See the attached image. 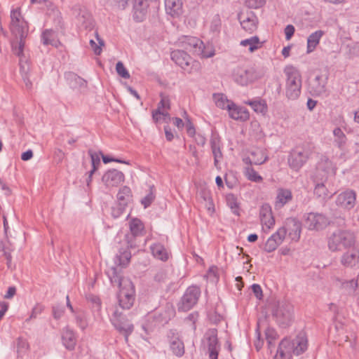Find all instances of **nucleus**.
<instances>
[{
	"mask_svg": "<svg viewBox=\"0 0 359 359\" xmlns=\"http://www.w3.org/2000/svg\"><path fill=\"white\" fill-rule=\"evenodd\" d=\"M214 101L215 104L221 108V109H227L230 107L231 103L229 100H228L226 96L223 94H214L213 95Z\"/></svg>",
	"mask_w": 359,
	"mask_h": 359,
	"instance_id": "obj_45",
	"label": "nucleus"
},
{
	"mask_svg": "<svg viewBox=\"0 0 359 359\" xmlns=\"http://www.w3.org/2000/svg\"><path fill=\"white\" fill-rule=\"evenodd\" d=\"M170 348L177 356H182L184 353V343L177 337H173L170 341Z\"/></svg>",
	"mask_w": 359,
	"mask_h": 359,
	"instance_id": "obj_41",
	"label": "nucleus"
},
{
	"mask_svg": "<svg viewBox=\"0 0 359 359\" xmlns=\"http://www.w3.org/2000/svg\"><path fill=\"white\" fill-rule=\"evenodd\" d=\"M10 29L14 37L11 41L12 51L15 55H22L23 50H27L25 44L29 27L19 8L13 9L11 12Z\"/></svg>",
	"mask_w": 359,
	"mask_h": 359,
	"instance_id": "obj_1",
	"label": "nucleus"
},
{
	"mask_svg": "<svg viewBox=\"0 0 359 359\" xmlns=\"http://www.w3.org/2000/svg\"><path fill=\"white\" fill-rule=\"evenodd\" d=\"M130 230L131 232V235L133 237H137L141 236L144 231V224L142 221L139 219L135 218L133 219L129 222Z\"/></svg>",
	"mask_w": 359,
	"mask_h": 359,
	"instance_id": "obj_39",
	"label": "nucleus"
},
{
	"mask_svg": "<svg viewBox=\"0 0 359 359\" xmlns=\"http://www.w3.org/2000/svg\"><path fill=\"white\" fill-rule=\"evenodd\" d=\"M212 155L214 156V164L217 168L218 163L222 158L223 155L221 151V142L219 137H212L210 141Z\"/></svg>",
	"mask_w": 359,
	"mask_h": 359,
	"instance_id": "obj_30",
	"label": "nucleus"
},
{
	"mask_svg": "<svg viewBox=\"0 0 359 359\" xmlns=\"http://www.w3.org/2000/svg\"><path fill=\"white\" fill-rule=\"evenodd\" d=\"M266 158L262 150L256 149L250 153V157L244 158L243 161L246 164L261 165L266 161Z\"/></svg>",
	"mask_w": 359,
	"mask_h": 359,
	"instance_id": "obj_34",
	"label": "nucleus"
},
{
	"mask_svg": "<svg viewBox=\"0 0 359 359\" xmlns=\"http://www.w3.org/2000/svg\"><path fill=\"white\" fill-rule=\"evenodd\" d=\"M340 263L346 268L359 269V243L342 254Z\"/></svg>",
	"mask_w": 359,
	"mask_h": 359,
	"instance_id": "obj_9",
	"label": "nucleus"
},
{
	"mask_svg": "<svg viewBox=\"0 0 359 359\" xmlns=\"http://www.w3.org/2000/svg\"><path fill=\"white\" fill-rule=\"evenodd\" d=\"M182 47L189 51H193L198 55L203 57H210L214 55V52L207 53L203 50V43L199 39L196 37H187L182 41Z\"/></svg>",
	"mask_w": 359,
	"mask_h": 359,
	"instance_id": "obj_11",
	"label": "nucleus"
},
{
	"mask_svg": "<svg viewBox=\"0 0 359 359\" xmlns=\"http://www.w3.org/2000/svg\"><path fill=\"white\" fill-rule=\"evenodd\" d=\"M356 243L354 232L350 230L338 229L327 238V247L332 252L341 251L351 248Z\"/></svg>",
	"mask_w": 359,
	"mask_h": 359,
	"instance_id": "obj_2",
	"label": "nucleus"
},
{
	"mask_svg": "<svg viewBox=\"0 0 359 359\" xmlns=\"http://www.w3.org/2000/svg\"><path fill=\"white\" fill-rule=\"evenodd\" d=\"M95 34H96V37L99 42L100 46H97L96 44V43L93 39L90 40V44L91 48H93L94 53L96 55H100L102 51L101 46H104V41L99 37L98 34L96 33Z\"/></svg>",
	"mask_w": 359,
	"mask_h": 359,
	"instance_id": "obj_55",
	"label": "nucleus"
},
{
	"mask_svg": "<svg viewBox=\"0 0 359 359\" xmlns=\"http://www.w3.org/2000/svg\"><path fill=\"white\" fill-rule=\"evenodd\" d=\"M265 335L266 339L268 341L269 346H271L272 344V341L276 339V331L273 329L269 327L265 330Z\"/></svg>",
	"mask_w": 359,
	"mask_h": 359,
	"instance_id": "obj_60",
	"label": "nucleus"
},
{
	"mask_svg": "<svg viewBox=\"0 0 359 359\" xmlns=\"http://www.w3.org/2000/svg\"><path fill=\"white\" fill-rule=\"evenodd\" d=\"M228 111L230 117L233 119L246 121L249 118V113L247 109L243 107H239L234 103H231Z\"/></svg>",
	"mask_w": 359,
	"mask_h": 359,
	"instance_id": "obj_27",
	"label": "nucleus"
},
{
	"mask_svg": "<svg viewBox=\"0 0 359 359\" xmlns=\"http://www.w3.org/2000/svg\"><path fill=\"white\" fill-rule=\"evenodd\" d=\"M286 75V96L290 100H296L301 93L302 76L299 71L293 66H287L284 69Z\"/></svg>",
	"mask_w": 359,
	"mask_h": 359,
	"instance_id": "obj_3",
	"label": "nucleus"
},
{
	"mask_svg": "<svg viewBox=\"0 0 359 359\" xmlns=\"http://www.w3.org/2000/svg\"><path fill=\"white\" fill-rule=\"evenodd\" d=\"M261 222L263 226L268 229L275 224V219L272 215L271 208L269 204H264L261 207L259 212Z\"/></svg>",
	"mask_w": 359,
	"mask_h": 359,
	"instance_id": "obj_24",
	"label": "nucleus"
},
{
	"mask_svg": "<svg viewBox=\"0 0 359 359\" xmlns=\"http://www.w3.org/2000/svg\"><path fill=\"white\" fill-rule=\"evenodd\" d=\"M107 274L111 284L114 286H117L119 290L121 289V287H125V285L123 284L125 280H130L128 278L123 277L120 271H118L117 269L114 267H112L108 271Z\"/></svg>",
	"mask_w": 359,
	"mask_h": 359,
	"instance_id": "obj_31",
	"label": "nucleus"
},
{
	"mask_svg": "<svg viewBox=\"0 0 359 359\" xmlns=\"http://www.w3.org/2000/svg\"><path fill=\"white\" fill-rule=\"evenodd\" d=\"M285 224L289 230V236L292 240L297 241L302 231L301 222L295 218H287Z\"/></svg>",
	"mask_w": 359,
	"mask_h": 359,
	"instance_id": "obj_25",
	"label": "nucleus"
},
{
	"mask_svg": "<svg viewBox=\"0 0 359 359\" xmlns=\"http://www.w3.org/2000/svg\"><path fill=\"white\" fill-rule=\"evenodd\" d=\"M251 287H252V292H253L254 294L255 295V297L257 299H261L263 297V294H262V290L260 285L258 284H253L251 286Z\"/></svg>",
	"mask_w": 359,
	"mask_h": 359,
	"instance_id": "obj_64",
	"label": "nucleus"
},
{
	"mask_svg": "<svg viewBox=\"0 0 359 359\" xmlns=\"http://www.w3.org/2000/svg\"><path fill=\"white\" fill-rule=\"evenodd\" d=\"M356 202V193L352 189H346L337 195L336 204L345 210L354 208Z\"/></svg>",
	"mask_w": 359,
	"mask_h": 359,
	"instance_id": "obj_15",
	"label": "nucleus"
},
{
	"mask_svg": "<svg viewBox=\"0 0 359 359\" xmlns=\"http://www.w3.org/2000/svg\"><path fill=\"white\" fill-rule=\"evenodd\" d=\"M305 224L309 230L320 231L329 224V220L324 215L310 212L305 218Z\"/></svg>",
	"mask_w": 359,
	"mask_h": 359,
	"instance_id": "obj_12",
	"label": "nucleus"
},
{
	"mask_svg": "<svg viewBox=\"0 0 359 359\" xmlns=\"http://www.w3.org/2000/svg\"><path fill=\"white\" fill-rule=\"evenodd\" d=\"M238 18L242 28L247 32L251 34L257 29L258 20L253 12L241 13Z\"/></svg>",
	"mask_w": 359,
	"mask_h": 359,
	"instance_id": "obj_18",
	"label": "nucleus"
},
{
	"mask_svg": "<svg viewBox=\"0 0 359 359\" xmlns=\"http://www.w3.org/2000/svg\"><path fill=\"white\" fill-rule=\"evenodd\" d=\"M120 317L118 308H116L111 317V322L115 328L122 334L124 335L125 339L127 341L128 336L133 332L134 326L130 323L128 320L120 321Z\"/></svg>",
	"mask_w": 359,
	"mask_h": 359,
	"instance_id": "obj_13",
	"label": "nucleus"
},
{
	"mask_svg": "<svg viewBox=\"0 0 359 359\" xmlns=\"http://www.w3.org/2000/svg\"><path fill=\"white\" fill-rule=\"evenodd\" d=\"M241 45L243 46H249V50L250 52H253L262 46L259 37L256 36L241 41Z\"/></svg>",
	"mask_w": 359,
	"mask_h": 359,
	"instance_id": "obj_43",
	"label": "nucleus"
},
{
	"mask_svg": "<svg viewBox=\"0 0 359 359\" xmlns=\"http://www.w3.org/2000/svg\"><path fill=\"white\" fill-rule=\"evenodd\" d=\"M263 76V72L254 68L244 69L240 67L235 68L232 73L234 81L243 86L260 79Z\"/></svg>",
	"mask_w": 359,
	"mask_h": 359,
	"instance_id": "obj_5",
	"label": "nucleus"
},
{
	"mask_svg": "<svg viewBox=\"0 0 359 359\" xmlns=\"http://www.w3.org/2000/svg\"><path fill=\"white\" fill-rule=\"evenodd\" d=\"M154 194H153L152 191H151L149 194H147L144 198L142 199L141 203L146 208L151 205V203L154 200Z\"/></svg>",
	"mask_w": 359,
	"mask_h": 359,
	"instance_id": "obj_62",
	"label": "nucleus"
},
{
	"mask_svg": "<svg viewBox=\"0 0 359 359\" xmlns=\"http://www.w3.org/2000/svg\"><path fill=\"white\" fill-rule=\"evenodd\" d=\"M125 287L119 290L118 294V304L122 309H130L135 301V289L131 280L123 282Z\"/></svg>",
	"mask_w": 359,
	"mask_h": 359,
	"instance_id": "obj_7",
	"label": "nucleus"
},
{
	"mask_svg": "<svg viewBox=\"0 0 359 359\" xmlns=\"http://www.w3.org/2000/svg\"><path fill=\"white\" fill-rule=\"evenodd\" d=\"M65 156V152L61 149H55L53 153V158L57 163H60Z\"/></svg>",
	"mask_w": 359,
	"mask_h": 359,
	"instance_id": "obj_61",
	"label": "nucleus"
},
{
	"mask_svg": "<svg viewBox=\"0 0 359 359\" xmlns=\"http://www.w3.org/2000/svg\"><path fill=\"white\" fill-rule=\"evenodd\" d=\"M274 359H292V353L285 347H282V344L280 343Z\"/></svg>",
	"mask_w": 359,
	"mask_h": 359,
	"instance_id": "obj_48",
	"label": "nucleus"
},
{
	"mask_svg": "<svg viewBox=\"0 0 359 359\" xmlns=\"http://www.w3.org/2000/svg\"><path fill=\"white\" fill-rule=\"evenodd\" d=\"M15 344L16 351L18 356H22V355L25 354L29 348V345L27 340L22 337H19L17 338Z\"/></svg>",
	"mask_w": 359,
	"mask_h": 359,
	"instance_id": "obj_42",
	"label": "nucleus"
},
{
	"mask_svg": "<svg viewBox=\"0 0 359 359\" xmlns=\"http://www.w3.org/2000/svg\"><path fill=\"white\" fill-rule=\"evenodd\" d=\"M154 280L158 283H163L167 281L168 275L165 271L161 269L155 274Z\"/></svg>",
	"mask_w": 359,
	"mask_h": 359,
	"instance_id": "obj_57",
	"label": "nucleus"
},
{
	"mask_svg": "<svg viewBox=\"0 0 359 359\" xmlns=\"http://www.w3.org/2000/svg\"><path fill=\"white\" fill-rule=\"evenodd\" d=\"M116 70L117 74L123 79H129L130 74L124 67L122 62L119 61L116 65Z\"/></svg>",
	"mask_w": 359,
	"mask_h": 359,
	"instance_id": "obj_53",
	"label": "nucleus"
},
{
	"mask_svg": "<svg viewBox=\"0 0 359 359\" xmlns=\"http://www.w3.org/2000/svg\"><path fill=\"white\" fill-rule=\"evenodd\" d=\"M153 256L163 262H166L169 259V252L168 250L159 243H156L150 247Z\"/></svg>",
	"mask_w": 359,
	"mask_h": 359,
	"instance_id": "obj_28",
	"label": "nucleus"
},
{
	"mask_svg": "<svg viewBox=\"0 0 359 359\" xmlns=\"http://www.w3.org/2000/svg\"><path fill=\"white\" fill-rule=\"evenodd\" d=\"M87 299L88 302L93 304L94 308H96L97 311L100 310L101 306V301L97 296L90 294L87 297Z\"/></svg>",
	"mask_w": 359,
	"mask_h": 359,
	"instance_id": "obj_59",
	"label": "nucleus"
},
{
	"mask_svg": "<svg viewBox=\"0 0 359 359\" xmlns=\"http://www.w3.org/2000/svg\"><path fill=\"white\" fill-rule=\"evenodd\" d=\"M310 154V150L305 147L297 148L293 150L288 157L289 165L293 170H299L306 163Z\"/></svg>",
	"mask_w": 359,
	"mask_h": 359,
	"instance_id": "obj_10",
	"label": "nucleus"
},
{
	"mask_svg": "<svg viewBox=\"0 0 359 359\" xmlns=\"http://www.w3.org/2000/svg\"><path fill=\"white\" fill-rule=\"evenodd\" d=\"M226 201L233 214L239 215V206L236 197L232 194L228 195L226 197Z\"/></svg>",
	"mask_w": 359,
	"mask_h": 359,
	"instance_id": "obj_50",
	"label": "nucleus"
},
{
	"mask_svg": "<svg viewBox=\"0 0 359 359\" xmlns=\"http://www.w3.org/2000/svg\"><path fill=\"white\" fill-rule=\"evenodd\" d=\"M222 22L219 14H216L212 17L210 24V30L212 32H219L221 28Z\"/></svg>",
	"mask_w": 359,
	"mask_h": 359,
	"instance_id": "obj_52",
	"label": "nucleus"
},
{
	"mask_svg": "<svg viewBox=\"0 0 359 359\" xmlns=\"http://www.w3.org/2000/svg\"><path fill=\"white\" fill-rule=\"evenodd\" d=\"M171 59L176 65L180 66L188 74L198 72L200 70V63L193 60L192 57L184 50H173L171 53Z\"/></svg>",
	"mask_w": 359,
	"mask_h": 359,
	"instance_id": "obj_4",
	"label": "nucleus"
},
{
	"mask_svg": "<svg viewBox=\"0 0 359 359\" xmlns=\"http://www.w3.org/2000/svg\"><path fill=\"white\" fill-rule=\"evenodd\" d=\"M201 294V290L197 286H191L187 288L182 298L181 308L183 311H189L198 302Z\"/></svg>",
	"mask_w": 359,
	"mask_h": 359,
	"instance_id": "obj_14",
	"label": "nucleus"
},
{
	"mask_svg": "<svg viewBox=\"0 0 359 359\" xmlns=\"http://www.w3.org/2000/svg\"><path fill=\"white\" fill-rule=\"evenodd\" d=\"M131 194L130 189L128 187H123L117 194V198L121 201H124L126 198H129Z\"/></svg>",
	"mask_w": 359,
	"mask_h": 359,
	"instance_id": "obj_56",
	"label": "nucleus"
},
{
	"mask_svg": "<svg viewBox=\"0 0 359 359\" xmlns=\"http://www.w3.org/2000/svg\"><path fill=\"white\" fill-rule=\"evenodd\" d=\"M105 5L114 10L123 11L128 6L131 0H102Z\"/></svg>",
	"mask_w": 359,
	"mask_h": 359,
	"instance_id": "obj_40",
	"label": "nucleus"
},
{
	"mask_svg": "<svg viewBox=\"0 0 359 359\" xmlns=\"http://www.w3.org/2000/svg\"><path fill=\"white\" fill-rule=\"evenodd\" d=\"M292 194L290 190L287 189H278L275 201L276 209L282 208L286 203L292 201Z\"/></svg>",
	"mask_w": 359,
	"mask_h": 359,
	"instance_id": "obj_26",
	"label": "nucleus"
},
{
	"mask_svg": "<svg viewBox=\"0 0 359 359\" xmlns=\"http://www.w3.org/2000/svg\"><path fill=\"white\" fill-rule=\"evenodd\" d=\"M333 135L334 136V142L335 145L341 150L344 149L346 144L347 138L344 133L340 128H336L333 130Z\"/></svg>",
	"mask_w": 359,
	"mask_h": 359,
	"instance_id": "obj_38",
	"label": "nucleus"
},
{
	"mask_svg": "<svg viewBox=\"0 0 359 359\" xmlns=\"http://www.w3.org/2000/svg\"><path fill=\"white\" fill-rule=\"evenodd\" d=\"M131 258L130 252H123L119 257V262L120 265L126 266L129 262L130 259Z\"/></svg>",
	"mask_w": 359,
	"mask_h": 359,
	"instance_id": "obj_63",
	"label": "nucleus"
},
{
	"mask_svg": "<svg viewBox=\"0 0 359 359\" xmlns=\"http://www.w3.org/2000/svg\"><path fill=\"white\" fill-rule=\"evenodd\" d=\"M326 79L318 75L309 83V90L313 95H321L326 91Z\"/></svg>",
	"mask_w": 359,
	"mask_h": 359,
	"instance_id": "obj_23",
	"label": "nucleus"
},
{
	"mask_svg": "<svg viewBox=\"0 0 359 359\" xmlns=\"http://www.w3.org/2000/svg\"><path fill=\"white\" fill-rule=\"evenodd\" d=\"M65 78L69 86L73 89L84 88L86 86V81L73 72L66 73Z\"/></svg>",
	"mask_w": 359,
	"mask_h": 359,
	"instance_id": "obj_33",
	"label": "nucleus"
},
{
	"mask_svg": "<svg viewBox=\"0 0 359 359\" xmlns=\"http://www.w3.org/2000/svg\"><path fill=\"white\" fill-rule=\"evenodd\" d=\"M149 6L148 0H135L134 5V18L137 21H142Z\"/></svg>",
	"mask_w": 359,
	"mask_h": 359,
	"instance_id": "obj_36",
	"label": "nucleus"
},
{
	"mask_svg": "<svg viewBox=\"0 0 359 359\" xmlns=\"http://www.w3.org/2000/svg\"><path fill=\"white\" fill-rule=\"evenodd\" d=\"M62 340L64 346L68 350H73L76 344V339L72 330L68 327L65 328L62 334Z\"/></svg>",
	"mask_w": 359,
	"mask_h": 359,
	"instance_id": "obj_32",
	"label": "nucleus"
},
{
	"mask_svg": "<svg viewBox=\"0 0 359 359\" xmlns=\"http://www.w3.org/2000/svg\"><path fill=\"white\" fill-rule=\"evenodd\" d=\"M205 339L207 341L210 359H217L219 350L217 330L216 329H209L205 334Z\"/></svg>",
	"mask_w": 359,
	"mask_h": 359,
	"instance_id": "obj_16",
	"label": "nucleus"
},
{
	"mask_svg": "<svg viewBox=\"0 0 359 359\" xmlns=\"http://www.w3.org/2000/svg\"><path fill=\"white\" fill-rule=\"evenodd\" d=\"M266 0H245V4L250 8H259L263 6Z\"/></svg>",
	"mask_w": 359,
	"mask_h": 359,
	"instance_id": "obj_58",
	"label": "nucleus"
},
{
	"mask_svg": "<svg viewBox=\"0 0 359 359\" xmlns=\"http://www.w3.org/2000/svg\"><path fill=\"white\" fill-rule=\"evenodd\" d=\"M324 32L318 30L309 35L307 39V53H311L314 50L319 43L320 38L323 36Z\"/></svg>",
	"mask_w": 359,
	"mask_h": 359,
	"instance_id": "obj_37",
	"label": "nucleus"
},
{
	"mask_svg": "<svg viewBox=\"0 0 359 359\" xmlns=\"http://www.w3.org/2000/svg\"><path fill=\"white\" fill-rule=\"evenodd\" d=\"M325 181L317 182L315 189L314 194L321 199H325L328 196V190L324 184Z\"/></svg>",
	"mask_w": 359,
	"mask_h": 359,
	"instance_id": "obj_46",
	"label": "nucleus"
},
{
	"mask_svg": "<svg viewBox=\"0 0 359 359\" xmlns=\"http://www.w3.org/2000/svg\"><path fill=\"white\" fill-rule=\"evenodd\" d=\"M245 104L251 106L256 112L263 113L266 109L264 102L261 100H248Z\"/></svg>",
	"mask_w": 359,
	"mask_h": 359,
	"instance_id": "obj_47",
	"label": "nucleus"
},
{
	"mask_svg": "<svg viewBox=\"0 0 359 359\" xmlns=\"http://www.w3.org/2000/svg\"><path fill=\"white\" fill-rule=\"evenodd\" d=\"M336 280L337 284L340 285L341 288L344 290L348 294H359V287L354 279L343 281L339 278H337Z\"/></svg>",
	"mask_w": 359,
	"mask_h": 359,
	"instance_id": "obj_35",
	"label": "nucleus"
},
{
	"mask_svg": "<svg viewBox=\"0 0 359 359\" xmlns=\"http://www.w3.org/2000/svg\"><path fill=\"white\" fill-rule=\"evenodd\" d=\"M41 40L46 46L51 45L57 48L60 45L57 33L53 29L44 30L41 34Z\"/></svg>",
	"mask_w": 359,
	"mask_h": 359,
	"instance_id": "obj_29",
	"label": "nucleus"
},
{
	"mask_svg": "<svg viewBox=\"0 0 359 359\" xmlns=\"http://www.w3.org/2000/svg\"><path fill=\"white\" fill-rule=\"evenodd\" d=\"M334 330L337 332V336L336 337V342L338 341L339 344L341 342L347 341L348 339V337L346 334L345 330V326L341 323L337 322L335 324Z\"/></svg>",
	"mask_w": 359,
	"mask_h": 359,
	"instance_id": "obj_44",
	"label": "nucleus"
},
{
	"mask_svg": "<svg viewBox=\"0 0 359 359\" xmlns=\"http://www.w3.org/2000/svg\"><path fill=\"white\" fill-rule=\"evenodd\" d=\"M292 306L286 302H278L276 308L273 311L278 323L285 327L289 325L292 320Z\"/></svg>",
	"mask_w": 359,
	"mask_h": 359,
	"instance_id": "obj_8",
	"label": "nucleus"
},
{
	"mask_svg": "<svg viewBox=\"0 0 359 359\" xmlns=\"http://www.w3.org/2000/svg\"><path fill=\"white\" fill-rule=\"evenodd\" d=\"M245 172L248 179L250 181L260 182L262 180V177L250 167L246 168Z\"/></svg>",
	"mask_w": 359,
	"mask_h": 359,
	"instance_id": "obj_51",
	"label": "nucleus"
},
{
	"mask_svg": "<svg viewBox=\"0 0 359 359\" xmlns=\"http://www.w3.org/2000/svg\"><path fill=\"white\" fill-rule=\"evenodd\" d=\"M167 14L172 17H179L183 13V0H165Z\"/></svg>",
	"mask_w": 359,
	"mask_h": 359,
	"instance_id": "obj_22",
	"label": "nucleus"
},
{
	"mask_svg": "<svg viewBox=\"0 0 359 359\" xmlns=\"http://www.w3.org/2000/svg\"><path fill=\"white\" fill-rule=\"evenodd\" d=\"M19 57L20 60V72L23 79V81L25 83V86L27 88H31L32 82L29 78V72L30 70V65L28 60V53L27 50H23L22 55H17Z\"/></svg>",
	"mask_w": 359,
	"mask_h": 359,
	"instance_id": "obj_21",
	"label": "nucleus"
},
{
	"mask_svg": "<svg viewBox=\"0 0 359 359\" xmlns=\"http://www.w3.org/2000/svg\"><path fill=\"white\" fill-rule=\"evenodd\" d=\"M88 154L90 156L93 166V169L90 170V175H93V174L97 170L99 165H100V158L98 154L93 151L90 149L88 151Z\"/></svg>",
	"mask_w": 359,
	"mask_h": 359,
	"instance_id": "obj_49",
	"label": "nucleus"
},
{
	"mask_svg": "<svg viewBox=\"0 0 359 359\" xmlns=\"http://www.w3.org/2000/svg\"><path fill=\"white\" fill-rule=\"evenodd\" d=\"M123 173L118 170L111 169L107 171L102 176V180L107 187L118 186L124 181Z\"/></svg>",
	"mask_w": 359,
	"mask_h": 359,
	"instance_id": "obj_20",
	"label": "nucleus"
},
{
	"mask_svg": "<svg viewBox=\"0 0 359 359\" xmlns=\"http://www.w3.org/2000/svg\"><path fill=\"white\" fill-rule=\"evenodd\" d=\"M280 343L282 347H285L290 353L297 355L303 353L308 347V340L304 333H299L292 341L284 339Z\"/></svg>",
	"mask_w": 359,
	"mask_h": 359,
	"instance_id": "obj_6",
	"label": "nucleus"
},
{
	"mask_svg": "<svg viewBox=\"0 0 359 359\" xmlns=\"http://www.w3.org/2000/svg\"><path fill=\"white\" fill-rule=\"evenodd\" d=\"M287 234V229L284 226L280 227L271 237L268 238L265 243L264 250L267 252L274 251L279 245L282 243Z\"/></svg>",
	"mask_w": 359,
	"mask_h": 359,
	"instance_id": "obj_19",
	"label": "nucleus"
},
{
	"mask_svg": "<svg viewBox=\"0 0 359 359\" xmlns=\"http://www.w3.org/2000/svg\"><path fill=\"white\" fill-rule=\"evenodd\" d=\"M334 173V170L332 161L327 156H323L318 163L316 177L319 181H326L328 175Z\"/></svg>",
	"mask_w": 359,
	"mask_h": 359,
	"instance_id": "obj_17",
	"label": "nucleus"
},
{
	"mask_svg": "<svg viewBox=\"0 0 359 359\" xmlns=\"http://www.w3.org/2000/svg\"><path fill=\"white\" fill-rule=\"evenodd\" d=\"M3 219H4L3 223H4V234H5V237H6V241L8 244V246L7 247L5 243L4 248H8L9 250H12L13 245L11 243L10 240H8V234H9L10 228H9V226L8 224V221L5 216H3Z\"/></svg>",
	"mask_w": 359,
	"mask_h": 359,
	"instance_id": "obj_54",
	"label": "nucleus"
}]
</instances>
